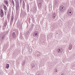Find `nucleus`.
Returning <instances> with one entry per match:
<instances>
[{"label":"nucleus","mask_w":75,"mask_h":75,"mask_svg":"<svg viewBox=\"0 0 75 75\" xmlns=\"http://www.w3.org/2000/svg\"><path fill=\"white\" fill-rule=\"evenodd\" d=\"M14 18V16H12L11 18V22H13V19Z\"/></svg>","instance_id":"nucleus-13"},{"label":"nucleus","mask_w":75,"mask_h":75,"mask_svg":"<svg viewBox=\"0 0 75 75\" xmlns=\"http://www.w3.org/2000/svg\"><path fill=\"white\" fill-rule=\"evenodd\" d=\"M61 75H64V74L62 73L61 74Z\"/></svg>","instance_id":"nucleus-24"},{"label":"nucleus","mask_w":75,"mask_h":75,"mask_svg":"<svg viewBox=\"0 0 75 75\" xmlns=\"http://www.w3.org/2000/svg\"><path fill=\"white\" fill-rule=\"evenodd\" d=\"M5 37H6V36H5V35L3 36L2 37V39L3 40V39H4V38H5Z\"/></svg>","instance_id":"nucleus-20"},{"label":"nucleus","mask_w":75,"mask_h":75,"mask_svg":"<svg viewBox=\"0 0 75 75\" xmlns=\"http://www.w3.org/2000/svg\"><path fill=\"white\" fill-rule=\"evenodd\" d=\"M72 48V45L71 44H70L69 45V46L68 48L69 50H71Z\"/></svg>","instance_id":"nucleus-7"},{"label":"nucleus","mask_w":75,"mask_h":75,"mask_svg":"<svg viewBox=\"0 0 75 75\" xmlns=\"http://www.w3.org/2000/svg\"><path fill=\"white\" fill-rule=\"evenodd\" d=\"M5 13H6V12H5Z\"/></svg>","instance_id":"nucleus-30"},{"label":"nucleus","mask_w":75,"mask_h":75,"mask_svg":"<svg viewBox=\"0 0 75 75\" xmlns=\"http://www.w3.org/2000/svg\"><path fill=\"white\" fill-rule=\"evenodd\" d=\"M63 52V50L62 48H58L57 49V52L59 54H62Z\"/></svg>","instance_id":"nucleus-2"},{"label":"nucleus","mask_w":75,"mask_h":75,"mask_svg":"<svg viewBox=\"0 0 75 75\" xmlns=\"http://www.w3.org/2000/svg\"><path fill=\"white\" fill-rule=\"evenodd\" d=\"M29 51L30 52H32V49H30L29 50Z\"/></svg>","instance_id":"nucleus-21"},{"label":"nucleus","mask_w":75,"mask_h":75,"mask_svg":"<svg viewBox=\"0 0 75 75\" xmlns=\"http://www.w3.org/2000/svg\"><path fill=\"white\" fill-rule=\"evenodd\" d=\"M37 57H40V54H37Z\"/></svg>","instance_id":"nucleus-23"},{"label":"nucleus","mask_w":75,"mask_h":75,"mask_svg":"<svg viewBox=\"0 0 75 75\" xmlns=\"http://www.w3.org/2000/svg\"><path fill=\"white\" fill-rule=\"evenodd\" d=\"M23 6H24V5H23Z\"/></svg>","instance_id":"nucleus-29"},{"label":"nucleus","mask_w":75,"mask_h":75,"mask_svg":"<svg viewBox=\"0 0 75 75\" xmlns=\"http://www.w3.org/2000/svg\"><path fill=\"white\" fill-rule=\"evenodd\" d=\"M65 6L63 5H62L60 8V12L61 13H63V11L65 10Z\"/></svg>","instance_id":"nucleus-1"},{"label":"nucleus","mask_w":75,"mask_h":75,"mask_svg":"<svg viewBox=\"0 0 75 75\" xmlns=\"http://www.w3.org/2000/svg\"><path fill=\"white\" fill-rule=\"evenodd\" d=\"M38 5L39 6V7L41 8V7L42 5V4L41 2H39L38 3Z\"/></svg>","instance_id":"nucleus-12"},{"label":"nucleus","mask_w":75,"mask_h":75,"mask_svg":"<svg viewBox=\"0 0 75 75\" xmlns=\"http://www.w3.org/2000/svg\"><path fill=\"white\" fill-rule=\"evenodd\" d=\"M0 15L1 17H3V16H4V12H3V9H1Z\"/></svg>","instance_id":"nucleus-3"},{"label":"nucleus","mask_w":75,"mask_h":75,"mask_svg":"<svg viewBox=\"0 0 75 75\" xmlns=\"http://www.w3.org/2000/svg\"><path fill=\"white\" fill-rule=\"evenodd\" d=\"M12 37L13 38H16V33H13L12 35Z\"/></svg>","instance_id":"nucleus-8"},{"label":"nucleus","mask_w":75,"mask_h":75,"mask_svg":"<svg viewBox=\"0 0 75 75\" xmlns=\"http://www.w3.org/2000/svg\"><path fill=\"white\" fill-rule=\"evenodd\" d=\"M32 68H33L34 67H35V65L34 64H33L32 65Z\"/></svg>","instance_id":"nucleus-16"},{"label":"nucleus","mask_w":75,"mask_h":75,"mask_svg":"<svg viewBox=\"0 0 75 75\" xmlns=\"http://www.w3.org/2000/svg\"><path fill=\"white\" fill-rule=\"evenodd\" d=\"M7 21H5V23H4V25H5V26H6V25H7Z\"/></svg>","instance_id":"nucleus-15"},{"label":"nucleus","mask_w":75,"mask_h":75,"mask_svg":"<svg viewBox=\"0 0 75 75\" xmlns=\"http://www.w3.org/2000/svg\"><path fill=\"white\" fill-rule=\"evenodd\" d=\"M16 10H19L20 8V6H19V3H17L16 4Z\"/></svg>","instance_id":"nucleus-6"},{"label":"nucleus","mask_w":75,"mask_h":75,"mask_svg":"<svg viewBox=\"0 0 75 75\" xmlns=\"http://www.w3.org/2000/svg\"><path fill=\"white\" fill-rule=\"evenodd\" d=\"M5 3H6V4H8V1H5Z\"/></svg>","instance_id":"nucleus-22"},{"label":"nucleus","mask_w":75,"mask_h":75,"mask_svg":"<svg viewBox=\"0 0 75 75\" xmlns=\"http://www.w3.org/2000/svg\"><path fill=\"white\" fill-rule=\"evenodd\" d=\"M56 3L57 4V3H58V1H56Z\"/></svg>","instance_id":"nucleus-26"},{"label":"nucleus","mask_w":75,"mask_h":75,"mask_svg":"<svg viewBox=\"0 0 75 75\" xmlns=\"http://www.w3.org/2000/svg\"><path fill=\"white\" fill-rule=\"evenodd\" d=\"M56 17V13L54 12L53 13L52 18L53 19H55Z\"/></svg>","instance_id":"nucleus-5"},{"label":"nucleus","mask_w":75,"mask_h":75,"mask_svg":"<svg viewBox=\"0 0 75 75\" xmlns=\"http://www.w3.org/2000/svg\"><path fill=\"white\" fill-rule=\"evenodd\" d=\"M10 65H9V64H6V69H8Z\"/></svg>","instance_id":"nucleus-10"},{"label":"nucleus","mask_w":75,"mask_h":75,"mask_svg":"<svg viewBox=\"0 0 75 75\" xmlns=\"http://www.w3.org/2000/svg\"><path fill=\"white\" fill-rule=\"evenodd\" d=\"M4 8L5 11H7V7L5 5H4Z\"/></svg>","instance_id":"nucleus-9"},{"label":"nucleus","mask_w":75,"mask_h":75,"mask_svg":"<svg viewBox=\"0 0 75 75\" xmlns=\"http://www.w3.org/2000/svg\"><path fill=\"white\" fill-rule=\"evenodd\" d=\"M23 63V66H24L25 65V61H24L22 62Z\"/></svg>","instance_id":"nucleus-19"},{"label":"nucleus","mask_w":75,"mask_h":75,"mask_svg":"<svg viewBox=\"0 0 75 75\" xmlns=\"http://www.w3.org/2000/svg\"><path fill=\"white\" fill-rule=\"evenodd\" d=\"M55 71H55L56 72H57V69H55Z\"/></svg>","instance_id":"nucleus-25"},{"label":"nucleus","mask_w":75,"mask_h":75,"mask_svg":"<svg viewBox=\"0 0 75 75\" xmlns=\"http://www.w3.org/2000/svg\"><path fill=\"white\" fill-rule=\"evenodd\" d=\"M27 8H28V10H29V5H28V4H27Z\"/></svg>","instance_id":"nucleus-17"},{"label":"nucleus","mask_w":75,"mask_h":75,"mask_svg":"<svg viewBox=\"0 0 75 75\" xmlns=\"http://www.w3.org/2000/svg\"><path fill=\"white\" fill-rule=\"evenodd\" d=\"M38 32L36 31L35 32H34V34H33V37H37H37H38Z\"/></svg>","instance_id":"nucleus-4"},{"label":"nucleus","mask_w":75,"mask_h":75,"mask_svg":"<svg viewBox=\"0 0 75 75\" xmlns=\"http://www.w3.org/2000/svg\"><path fill=\"white\" fill-rule=\"evenodd\" d=\"M11 1H12V3L13 4V6H14V1L12 0Z\"/></svg>","instance_id":"nucleus-14"},{"label":"nucleus","mask_w":75,"mask_h":75,"mask_svg":"<svg viewBox=\"0 0 75 75\" xmlns=\"http://www.w3.org/2000/svg\"><path fill=\"white\" fill-rule=\"evenodd\" d=\"M25 1H26V0H24Z\"/></svg>","instance_id":"nucleus-27"},{"label":"nucleus","mask_w":75,"mask_h":75,"mask_svg":"<svg viewBox=\"0 0 75 75\" xmlns=\"http://www.w3.org/2000/svg\"><path fill=\"white\" fill-rule=\"evenodd\" d=\"M23 2L24 3V4H25V3H24V1H23Z\"/></svg>","instance_id":"nucleus-28"},{"label":"nucleus","mask_w":75,"mask_h":75,"mask_svg":"<svg viewBox=\"0 0 75 75\" xmlns=\"http://www.w3.org/2000/svg\"><path fill=\"white\" fill-rule=\"evenodd\" d=\"M68 12H72V10H71V9H70L68 10Z\"/></svg>","instance_id":"nucleus-18"},{"label":"nucleus","mask_w":75,"mask_h":75,"mask_svg":"<svg viewBox=\"0 0 75 75\" xmlns=\"http://www.w3.org/2000/svg\"><path fill=\"white\" fill-rule=\"evenodd\" d=\"M67 14L68 16H71V15H72V12H67Z\"/></svg>","instance_id":"nucleus-11"}]
</instances>
